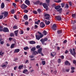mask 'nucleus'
I'll return each instance as SVG.
<instances>
[{
    "label": "nucleus",
    "mask_w": 76,
    "mask_h": 76,
    "mask_svg": "<svg viewBox=\"0 0 76 76\" xmlns=\"http://www.w3.org/2000/svg\"><path fill=\"white\" fill-rule=\"evenodd\" d=\"M27 7L28 6L24 4H23L20 7L22 9H26Z\"/></svg>",
    "instance_id": "7ed1b4c3"
},
{
    "label": "nucleus",
    "mask_w": 76,
    "mask_h": 76,
    "mask_svg": "<svg viewBox=\"0 0 76 76\" xmlns=\"http://www.w3.org/2000/svg\"><path fill=\"white\" fill-rule=\"evenodd\" d=\"M19 33L20 34H23V30H21L20 31Z\"/></svg>",
    "instance_id": "c9c22d12"
},
{
    "label": "nucleus",
    "mask_w": 76,
    "mask_h": 76,
    "mask_svg": "<svg viewBox=\"0 0 76 76\" xmlns=\"http://www.w3.org/2000/svg\"><path fill=\"white\" fill-rule=\"evenodd\" d=\"M43 39H44V41H47L48 40V39L47 38H45Z\"/></svg>",
    "instance_id": "6e6d98bb"
},
{
    "label": "nucleus",
    "mask_w": 76,
    "mask_h": 76,
    "mask_svg": "<svg viewBox=\"0 0 76 76\" xmlns=\"http://www.w3.org/2000/svg\"><path fill=\"white\" fill-rule=\"evenodd\" d=\"M61 7L60 6L58 5V6H56L55 7V9H56V10H58Z\"/></svg>",
    "instance_id": "4468645a"
},
{
    "label": "nucleus",
    "mask_w": 76,
    "mask_h": 76,
    "mask_svg": "<svg viewBox=\"0 0 76 76\" xmlns=\"http://www.w3.org/2000/svg\"><path fill=\"white\" fill-rule=\"evenodd\" d=\"M62 8H61L60 9L58 10H57L58 12H60V11H61L62 10Z\"/></svg>",
    "instance_id": "603ef678"
},
{
    "label": "nucleus",
    "mask_w": 76,
    "mask_h": 76,
    "mask_svg": "<svg viewBox=\"0 0 76 76\" xmlns=\"http://www.w3.org/2000/svg\"><path fill=\"white\" fill-rule=\"evenodd\" d=\"M3 32H9V31L8 28H4L3 30Z\"/></svg>",
    "instance_id": "423d86ee"
},
{
    "label": "nucleus",
    "mask_w": 76,
    "mask_h": 76,
    "mask_svg": "<svg viewBox=\"0 0 76 76\" xmlns=\"http://www.w3.org/2000/svg\"><path fill=\"white\" fill-rule=\"evenodd\" d=\"M40 41L42 42V44L44 45V42H45L44 40L43 39H40Z\"/></svg>",
    "instance_id": "393cba45"
},
{
    "label": "nucleus",
    "mask_w": 76,
    "mask_h": 76,
    "mask_svg": "<svg viewBox=\"0 0 76 76\" xmlns=\"http://www.w3.org/2000/svg\"><path fill=\"white\" fill-rule=\"evenodd\" d=\"M64 64L65 65H66V66H67L68 64L69 66H70V62H69L67 61H66L65 62Z\"/></svg>",
    "instance_id": "6e6552de"
},
{
    "label": "nucleus",
    "mask_w": 76,
    "mask_h": 76,
    "mask_svg": "<svg viewBox=\"0 0 76 76\" xmlns=\"http://www.w3.org/2000/svg\"><path fill=\"white\" fill-rule=\"evenodd\" d=\"M37 12H38L39 13H40L41 12V10L40 9H38L37 10Z\"/></svg>",
    "instance_id": "7c9ffc66"
},
{
    "label": "nucleus",
    "mask_w": 76,
    "mask_h": 76,
    "mask_svg": "<svg viewBox=\"0 0 76 76\" xmlns=\"http://www.w3.org/2000/svg\"><path fill=\"white\" fill-rule=\"evenodd\" d=\"M13 6H14V7H16V4L15 3H13L12 4Z\"/></svg>",
    "instance_id": "864d4df0"
},
{
    "label": "nucleus",
    "mask_w": 76,
    "mask_h": 76,
    "mask_svg": "<svg viewBox=\"0 0 76 76\" xmlns=\"http://www.w3.org/2000/svg\"><path fill=\"white\" fill-rule=\"evenodd\" d=\"M10 36L11 37H14L15 35L13 33H11L10 34Z\"/></svg>",
    "instance_id": "c85d7f7f"
},
{
    "label": "nucleus",
    "mask_w": 76,
    "mask_h": 76,
    "mask_svg": "<svg viewBox=\"0 0 76 76\" xmlns=\"http://www.w3.org/2000/svg\"><path fill=\"white\" fill-rule=\"evenodd\" d=\"M42 63L43 66L45 65V64L46 63H45V61H42Z\"/></svg>",
    "instance_id": "c756f323"
},
{
    "label": "nucleus",
    "mask_w": 76,
    "mask_h": 76,
    "mask_svg": "<svg viewBox=\"0 0 76 76\" xmlns=\"http://www.w3.org/2000/svg\"><path fill=\"white\" fill-rule=\"evenodd\" d=\"M43 35H47V31L45 30H44L43 31Z\"/></svg>",
    "instance_id": "bb28decb"
},
{
    "label": "nucleus",
    "mask_w": 76,
    "mask_h": 76,
    "mask_svg": "<svg viewBox=\"0 0 76 76\" xmlns=\"http://www.w3.org/2000/svg\"><path fill=\"white\" fill-rule=\"evenodd\" d=\"M45 22L47 25H50V21H48L47 22V20H45Z\"/></svg>",
    "instance_id": "f8f14e48"
},
{
    "label": "nucleus",
    "mask_w": 76,
    "mask_h": 76,
    "mask_svg": "<svg viewBox=\"0 0 76 76\" xmlns=\"http://www.w3.org/2000/svg\"><path fill=\"white\" fill-rule=\"evenodd\" d=\"M24 18L25 19V20H27L28 19V15H25L24 16Z\"/></svg>",
    "instance_id": "f3484780"
},
{
    "label": "nucleus",
    "mask_w": 76,
    "mask_h": 76,
    "mask_svg": "<svg viewBox=\"0 0 76 76\" xmlns=\"http://www.w3.org/2000/svg\"><path fill=\"white\" fill-rule=\"evenodd\" d=\"M55 18H56L58 21H61L62 19V18L60 15H58L56 16Z\"/></svg>",
    "instance_id": "20e7f679"
},
{
    "label": "nucleus",
    "mask_w": 76,
    "mask_h": 76,
    "mask_svg": "<svg viewBox=\"0 0 76 76\" xmlns=\"http://www.w3.org/2000/svg\"><path fill=\"white\" fill-rule=\"evenodd\" d=\"M33 13L34 14H35L36 15L37 14L38 12L37 11H33Z\"/></svg>",
    "instance_id": "72a5a7b5"
},
{
    "label": "nucleus",
    "mask_w": 76,
    "mask_h": 76,
    "mask_svg": "<svg viewBox=\"0 0 76 76\" xmlns=\"http://www.w3.org/2000/svg\"><path fill=\"white\" fill-rule=\"evenodd\" d=\"M38 33L39 35H41L43 34H42L41 33L39 32L38 31V32L37 33V34H38Z\"/></svg>",
    "instance_id": "680f3d73"
},
{
    "label": "nucleus",
    "mask_w": 76,
    "mask_h": 76,
    "mask_svg": "<svg viewBox=\"0 0 76 76\" xmlns=\"http://www.w3.org/2000/svg\"><path fill=\"white\" fill-rule=\"evenodd\" d=\"M64 4H65L64 3L61 4V6L62 7H64Z\"/></svg>",
    "instance_id": "49530a36"
},
{
    "label": "nucleus",
    "mask_w": 76,
    "mask_h": 76,
    "mask_svg": "<svg viewBox=\"0 0 76 76\" xmlns=\"http://www.w3.org/2000/svg\"><path fill=\"white\" fill-rule=\"evenodd\" d=\"M46 1L47 3H50V0H46Z\"/></svg>",
    "instance_id": "5fc2aeb1"
},
{
    "label": "nucleus",
    "mask_w": 76,
    "mask_h": 76,
    "mask_svg": "<svg viewBox=\"0 0 76 76\" xmlns=\"http://www.w3.org/2000/svg\"><path fill=\"white\" fill-rule=\"evenodd\" d=\"M69 51L70 52V53H71V54H73V50H72V49H70L69 50Z\"/></svg>",
    "instance_id": "de8ad7c7"
},
{
    "label": "nucleus",
    "mask_w": 76,
    "mask_h": 76,
    "mask_svg": "<svg viewBox=\"0 0 76 76\" xmlns=\"http://www.w3.org/2000/svg\"><path fill=\"white\" fill-rule=\"evenodd\" d=\"M69 4L68 3H66L65 6L64 7V8H69Z\"/></svg>",
    "instance_id": "a878e982"
},
{
    "label": "nucleus",
    "mask_w": 76,
    "mask_h": 76,
    "mask_svg": "<svg viewBox=\"0 0 76 76\" xmlns=\"http://www.w3.org/2000/svg\"><path fill=\"white\" fill-rule=\"evenodd\" d=\"M67 42V40H65L64 41L63 43H64V44H66V43Z\"/></svg>",
    "instance_id": "bf43d9fd"
},
{
    "label": "nucleus",
    "mask_w": 76,
    "mask_h": 76,
    "mask_svg": "<svg viewBox=\"0 0 76 76\" xmlns=\"http://www.w3.org/2000/svg\"><path fill=\"white\" fill-rule=\"evenodd\" d=\"M29 49V48L28 47H26L24 48V50H28Z\"/></svg>",
    "instance_id": "e433bc0d"
},
{
    "label": "nucleus",
    "mask_w": 76,
    "mask_h": 76,
    "mask_svg": "<svg viewBox=\"0 0 76 76\" xmlns=\"http://www.w3.org/2000/svg\"><path fill=\"white\" fill-rule=\"evenodd\" d=\"M57 33L58 34H61L62 33V31L61 30H58L57 31Z\"/></svg>",
    "instance_id": "4be33fe9"
},
{
    "label": "nucleus",
    "mask_w": 76,
    "mask_h": 76,
    "mask_svg": "<svg viewBox=\"0 0 76 76\" xmlns=\"http://www.w3.org/2000/svg\"><path fill=\"white\" fill-rule=\"evenodd\" d=\"M76 23V20H75L74 21L73 23H72L73 25H75V23Z\"/></svg>",
    "instance_id": "4d7b16f0"
},
{
    "label": "nucleus",
    "mask_w": 76,
    "mask_h": 76,
    "mask_svg": "<svg viewBox=\"0 0 76 76\" xmlns=\"http://www.w3.org/2000/svg\"><path fill=\"white\" fill-rule=\"evenodd\" d=\"M69 3L70 6H72V2H69Z\"/></svg>",
    "instance_id": "e2e57ef3"
},
{
    "label": "nucleus",
    "mask_w": 76,
    "mask_h": 76,
    "mask_svg": "<svg viewBox=\"0 0 76 76\" xmlns=\"http://www.w3.org/2000/svg\"><path fill=\"white\" fill-rule=\"evenodd\" d=\"M25 3L27 5H30V2L29 0H26Z\"/></svg>",
    "instance_id": "9b49d317"
},
{
    "label": "nucleus",
    "mask_w": 76,
    "mask_h": 76,
    "mask_svg": "<svg viewBox=\"0 0 76 76\" xmlns=\"http://www.w3.org/2000/svg\"><path fill=\"white\" fill-rule=\"evenodd\" d=\"M45 24H44V22H41L40 23V26L41 27V28H44V27H45Z\"/></svg>",
    "instance_id": "0eeeda50"
},
{
    "label": "nucleus",
    "mask_w": 76,
    "mask_h": 76,
    "mask_svg": "<svg viewBox=\"0 0 76 76\" xmlns=\"http://www.w3.org/2000/svg\"><path fill=\"white\" fill-rule=\"evenodd\" d=\"M71 70H75V68L74 67H72L71 68Z\"/></svg>",
    "instance_id": "338daca9"
},
{
    "label": "nucleus",
    "mask_w": 76,
    "mask_h": 76,
    "mask_svg": "<svg viewBox=\"0 0 76 76\" xmlns=\"http://www.w3.org/2000/svg\"><path fill=\"white\" fill-rule=\"evenodd\" d=\"M38 28V26L37 25H35L34 26V29H37Z\"/></svg>",
    "instance_id": "a18cd8bd"
},
{
    "label": "nucleus",
    "mask_w": 76,
    "mask_h": 76,
    "mask_svg": "<svg viewBox=\"0 0 76 76\" xmlns=\"http://www.w3.org/2000/svg\"><path fill=\"white\" fill-rule=\"evenodd\" d=\"M14 12H15V10L13 9L11 11V13H12V14H13Z\"/></svg>",
    "instance_id": "58836bf2"
},
{
    "label": "nucleus",
    "mask_w": 76,
    "mask_h": 76,
    "mask_svg": "<svg viewBox=\"0 0 76 76\" xmlns=\"http://www.w3.org/2000/svg\"><path fill=\"white\" fill-rule=\"evenodd\" d=\"M3 18V15H0V19H1Z\"/></svg>",
    "instance_id": "8fccbe9b"
},
{
    "label": "nucleus",
    "mask_w": 76,
    "mask_h": 76,
    "mask_svg": "<svg viewBox=\"0 0 76 76\" xmlns=\"http://www.w3.org/2000/svg\"><path fill=\"white\" fill-rule=\"evenodd\" d=\"M6 63L7 64L5 65V64H4L2 66V67H4V68H6L7 66V64H8V62H6Z\"/></svg>",
    "instance_id": "ddd939ff"
},
{
    "label": "nucleus",
    "mask_w": 76,
    "mask_h": 76,
    "mask_svg": "<svg viewBox=\"0 0 76 76\" xmlns=\"http://www.w3.org/2000/svg\"><path fill=\"white\" fill-rule=\"evenodd\" d=\"M1 15H4V18H6V17H7V16H8V15H9V13L8 12L6 11H4L3 12H2L1 13Z\"/></svg>",
    "instance_id": "f03ea898"
},
{
    "label": "nucleus",
    "mask_w": 76,
    "mask_h": 76,
    "mask_svg": "<svg viewBox=\"0 0 76 76\" xmlns=\"http://www.w3.org/2000/svg\"><path fill=\"white\" fill-rule=\"evenodd\" d=\"M18 31H19L18 30H16L14 31L15 34V36H16V37L18 36Z\"/></svg>",
    "instance_id": "5701e85b"
},
{
    "label": "nucleus",
    "mask_w": 76,
    "mask_h": 76,
    "mask_svg": "<svg viewBox=\"0 0 76 76\" xmlns=\"http://www.w3.org/2000/svg\"><path fill=\"white\" fill-rule=\"evenodd\" d=\"M68 52L69 51L66 50L65 52V54H67V53H68Z\"/></svg>",
    "instance_id": "774afa93"
},
{
    "label": "nucleus",
    "mask_w": 76,
    "mask_h": 76,
    "mask_svg": "<svg viewBox=\"0 0 76 76\" xmlns=\"http://www.w3.org/2000/svg\"><path fill=\"white\" fill-rule=\"evenodd\" d=\"M76 54V53H75V52H73V53H72V55H73V56H74V55H75V54Z\"/></svg>",
    "instance_id": "69168bd1"
},
{
    "label": "nucleus",
    "mask_w": 76,
    "mask_h": 76,
    "mask_svg": "<svg viewBox=\"0 0 76 76\" xmlns=\"http://www.w3.org/2000/svg\"><path fill=\"white\" fill-rule=\"evenodd\" d=\"M13 29H18V27L16 26H14L13 27Z\"/></svg>",
    "instance_id": "473e14b6"
},
{
    "label": "nucleus",
    "mask_w": 76,
    "mask_h": 76,
    "mask_svg": "<svg viewBox=\"0 0 76 76\" xmlns=\"http://www.w3.org/2000/svg\"><path fill=\"white\" fill-rule=\"evenodd\" d=\"M29 57H30L31 58H34V56L33 55H30L29 56Z\"/></svg>",
    "instance_id": "37998d69"
},
{
    "label": "nucleus",
    "mask_w": 76,
    "mask_h": 76,
    "mask_svg": "<svg viewBox=\"0 0 76 76\" xmlns=\"http://www.w3.org/2000/svg\"><path fill=\"white\" fill-rule=\"evenodd\" d=\"M44 37V35H38V33H37L36 34V38L37 40H39L40 38H41L42 37Z\"/></svg>",
    "instance_id": "f257e3e1"
},
{
    "label": "nucleus",
    "mask_w": 76,
    "mask_h": 76,
    "mask_svg": "<svg viewBox=\"0 0 76 76\" xmlns=\"http://www.w3.org/2000/svg\"><path fill=\"white\" fill-rule=\"evenodd\" d=\"M9 41H12V38L10 37L9 38Z\"/></svg>",
    "instance_id": "13d9d810"
},
{
    "label": "nucleus",
    "mask_w": 76,
    "mask_h": 76,
    "mask_svg": "<svg viewBox=\"0 0 76 76\" xmlns=\"http://www.w3.org/2000/svg\"><path fill=\"white\" fill-rule=\"evenodd\" d=\"M23 67V65H20L18 67V69H22Z\"/></svg>",
    "instance_id": "2f4dec72"
},
{
    "label": "nucleus",
    "mask_w": 76,
    "mask_h": 76,
    "mask_svg": "<svg viewBox=\"0 0 76 76\" xmlns=\"http://www.w3.org/2000/svg\"><path fill=\"white\" fill-rule=\"evenodd\" d=\"M50 16H48L47 17L45 18V19L47 20H49V19H50Z\"/></svg>",
    "instance_id": "79ce46f5"
},
{
    "label": "nucleus",
    "mask_w": 76,
    "mask_h": 76,
    "mask_svg": "<svg viewBox=\"0 0 76 76\" xmlns=\"http://www.w3.org/2000/svg\"><path fill=\"white\" fill-rule=\"evenodd\" d=\"M38 53L39 54H41V53H42V48H40L38 50Z\"/></svg>",
    "instance_id": "dca6fc26"
},
{
    "label": "nucleus",
    "mask_w": 76,
    "mask_h": 76,
    "mask_svg": "<svg viewBox=\"0 0 76 76\" xmlns=\"http://www.w3.org/2000/svg\"><path fill=\"white\" fill-rule=\"evenodd\" d=\"M58 63H61V59H60V58H58Z\"/></svg>",
    "instance_id": "f704fd0d"
},
{
    "label": "nucleus",
    "mask_w": 76,
    "mask_h": 76,
    "mask_svg": "<svg viewBox=\"0 0 76 76\" xmlns=\"http://www.w3.org/2000/svg\"><path fill=\"white\" fill-rule=\"evenodd\" d=\"M36 50V48L35 47H33L31 49V51H35Z\"/></svg>",
    "instance_id": "b1692460"
},
{
    "label": "nucleus",
    "mask_w": 76,
    "mask_h": 76,
    "mask_svg": "<svg viewBox=\"0 0 76 76\" xmlns=\"http://www.w3.org/2000/svg\"><path fill=\"white\" fill-rule=\"evenodd\" d=\"M19 51H20V49H15V50L14 53H18Z\"/></svg>",
    "instance_id": "1a4fd4ad"
},
{
    "label": "nucleus",
    "mask_w": 76,
    "mask_h": 76,
    "mask_svg": "<svg viewBox=\"0 0 76 76\" xmlns=\"http://www.w3.org/2000/svg\"><path fill=\"white\" fill-rule=\"evenodd\" d=\"M0 44H4V41H1L0 42Z\"/></svg>",
    "instance_id": "0e129e2a"
},
{
    "label": "nucleus",
    "mask_w": 76,
    "mask_h": 76,
    "mask_svg": "<svg viewBox=\"0 0 76 76\" xmlns=\"http://www.w3.org/2000/svg\"><path fill=\"white\" fill-rule=\"evenodd\" d=\"M24 12L26 13H28V10H24Z\"/></svg>",
    "instance_id": "a19ab883"
},
{
    "label": "nucleus",
    "mask_w": 76,
    "mask_h": 76,
    "mask_svg": "<svg viewBox=\"0 0 76 76\" xmlns=\"http://www.w3.org/2000/svg\"><path fill=\"white\" fill-rule=\"evenodd\" d=\"M41 47V46L39 45H38L36 46V48L37 49Z\"/></svg>",
    "instance_id": "3c124183"
},
{
    "label": "nucleus",
    "mask_w": 76,
    "mask_h": 76,
    "mask_svg": "<svg viewBox=\"0 0 76 76\" xmlns=\"http://www.w3.org/2000/svg\"><path fill=\"white\" fill-rule=\"evenodd\" d=\"M28 24H29V22L28 21H26L25 22V25H28Z\"/></svg>",
    "instance_id": "4c0bfd02"
},
{
    "label": "nucleus",
    "mask_w": 76,
    "mask_h": 76,
    "mask_svg": "<svg viewBox=\"0 0 76 76\" xmlns=\"http://www.w3.org/2000/svg\"><path fill=\"white\" fill-rule=\"evenodd\" d=\"M4 2H2L1 4V9H4Z\"/></svg>",
    "instance_id": "2eb2a0df"
},
{
    "label": "nucleus",
    "mask_w": 76,
    "mask_h": 76,
    "mask_svg": "<svg viewBox=\"0 0 76 76\" xmlns=\"http://www.w3.org/2000/svg\"><path fill=\"white\" fill-rule=\"evenodd\" d=\"M32 54L35 55H37V54H38V52L36 51H34L33 52Z\"/></svg>",
    "instance_id": "a211bd4d"
},
{
    "label": "nucleus",
    "mask_w": 76,
    "mask_h": 76,
    "mask_svg": "<svg viewBox=\"0 0 76 76\" xmlns=\"http://www.w3.org/2000/svg\"><path fill=\"white\" fill-rule=\"evenodd\" d=\"M50 16V15L47 14H45V16Z\"/></svg>",
    "instance_id": "09e8293b"
},
{
    "label": "nucleus",
    "mask_w": 76,
    "mask_h": 76,
    "mask_svg": "<svg viewBox=\"0 0 76 76\" xmlns=\"http://www.w3.org/2000/svg\"><path fill=\"white\" fill-rule=\"evenodd\" d=\"M72 18H75L76 16V14H72Z\"/></svg>",
    "instance_id": "ea45409f"
},
{
    "label": "nucleus",
    "mask_w": 76,
    "mask_h": 76,
    "mask_svg": "<svg viewBox=\"0 0 76 76\" xmlns=\"http://www.w3.org/2000/svg\"><path fill=\"white\" fill-rule=\"evenodd\" d=\"M15 44L13 43L12 44L10 48H13L15 47Z\"/></svg>",
    "instance_id": "cd10ccee"
},
{
    "label": "nucleus",
    "mask_w": 76,
    "mask_h": 76,
    "mask_svg": "<svg viewBox=\"0 0 76 76\" xmlns=\"http://www.w3.org/2000/svg\"><path fill=\"white\" fill-rule=\"evenodd\" d=\"M73 63L74 64H76V60H74L73 61Z\"/></svg>",
    "instance_id": "052dcab7"
},
{
    "label": "nucleus",
    "mask_w": 76,
    "mask_h": 76,
    "mask_svg": "<svg viewBox=\"0 0 76 76\" xmlns=\"http://www.w3.org/2000/svg\"><path fill=\"white\" fill-rule=\"evenodd\" d=\"M40 2L39 1H37L36 2H34L33 3L34 4H37V5H38V4H39V2Z\"/></svg>",
    "instance_id": "6ab92c4d"
},
{
    "label": "nucleus",
    "mask_w": 76,
    "mask_h": 76,
    "mask_svg": "<svg viewBox=\"0 0 76 76\" xmlns=\"http://www.w3.org/2000/svg\"><path fill=\"white\" fill-rule=\"evenodd\" d=\"M36 43V42L35 41H31L30 42V44H35Z\"/></svg>",
    "instance_id": "412c9836"
},
{
    "label": "nucleus",
    "mask_w": 76,
    "mask_h": 76,
    "mask_svg": "<svg viewBox=\"0 0 76 76\" xmlns=\"http://www.w3.org/2000/svg\"><path fill=\"white\" fill-rule=\"evenodd\" d=\"M4 53L3 52L1 53V52H0V56H4Z\"/></svg>",
    "instance_id": "c03bdc74"
},
{
    "label": "nucleus",
    "mask_w": 76,
    "mask_h": 76,
    "mask_svg": "<svg viewBox=\"0 0 76 76\" xmlns=\"http://www.w3.org/2000/svg\"><path fill=\"white\" fill-rule=\"evenodd\" d=\"M43 6L44 7V8H47L48 7L47 5V4L46 3H44L43 4Z\"/></svg>",
    "instance_id": "aec40b11"
},
{
    "label": "nucleus",
    "mask_w": 76,
    "mask_h": 76,
    "mask_svg": "<svg viewBox=\"0 0 76 76\" xmlns=\"http://www.w3.org/2000/svg\"><path fill=\"white\" fill-rule=\"evenodd\" d=\"M23 72V73H25V74H26L27 75L29 74V72H28V70L26 69H24Z\"/></svg>",
    "instance_id": "9d476101"
},
{
    "label": "nucleus",
    "mask_w": 76,
    "mask_h": 76,
    "mask_svg": "<svg viewBox=\"0 0 76 76\" xmlns=\"http://www.w3.org/2000/svg\"><path fill=\"white\" fill-rule=\"evenodd\" d=\"M52 29L53 30H54L55 31L57 30V26H56V24H54L53 25Z\"/></svg>",
    "instance_id": "39448f33"
}]
</instances>
